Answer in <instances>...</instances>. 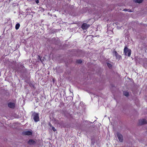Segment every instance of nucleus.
<instances>
[{
    "label": "nucleus",
    "mask_w": 147,
    "mask_h": 147,
    "mask_svg": "<svg viewBox=\"0 0 147 147\" xmlns=\"http://www.w3.org/2000/svg\"><path fill=\"white\" fill-rule=\"evenodd\" d=\"M32 117L34 119L35 122H37L39 121V114L35 112L32 115Z\"/></svg>",
    "instance_id": "nucleus-1"
},
{
    "label": "nucleus",
    "mask_w": 147,
    "mask_h": 147,
    "mask_svg": "<svg viewBox=\"0 0 147 147\" xmlns=\"http://www.w3.org/2000/svg\"><path fill=\"white\" fill-rule=\"evenodd\" d=\"M124 52L126 55H127L128 57H130L131 52L130 49H129L127 47H125L124 49Z\"/></svg>",
    "instance_id": "nucleus-2"
},
{
    "label": "nucleus",
    "mask_w": 147,
    "mask_h": 147,
    "mask_svg": "<svg viewBox=\"0 0 147 147\" xmlns=\"http://www.w3.org/2000/svg\"><path fill=\"white\" fill-rule=\"evenodd\" d=\"M147 123V121L145 119H142L139 120V124L140 125H142Z\"/></svg>",
    "instance_id": "nucleus-3"
},
{
    "label": "nucleus",
    "mask_w": 147,
    "mask_h": 147,
    "mask_svg": "<svg viewBox=\"0 0 147 147\" xmlns=\"http://www.w3.org/2000/svg\"><path fill=\"white\" fill-rule=\"evenodd\" d=\"M23 134L24 135L30 136L32 134V132L30 131H24L23 132Z\"/></svg>",
    "instance_id": "nucleus-4"
},
{
    "label": "nucleus",
    "mask_w": 147,
    "mask_h": 147,
    "mask_svg": "<svg viewBox=\"0 0 147 147\" xmlns=\"http://www.w3.org/2000/svg\"><path fill=\"white\" fill-rule=\"evenodd\" d=\"M114 55L116 57L117 59H119L121 58V56L119 55L115 51H114L113 52Z\"/></svg>",
    "instance_id": "nucleus-5"
},
{
    "label": "nucleus",
    "mask_w": 147,
    "mask_h": 147,
    "mask_svg": "<svg viewBox=\"0 0 147 147\" xmlns=\"http://www.w3.org/2000/svg\"><path fill=\"white\" fill-rule=\"evenodd\" d=\"M28 143L30 145H34L36 143V141H35L32 139H30L29 140L28 142Z\"/></svg>",
    "instance_id": "nucleus-6"
},
{
    "label": "nucleus",
    "mask_w": 147,
    "mask_h": 147,
    "mask_svg": "<svg viewBox=\"0 0 147 147\" xmlns=\"http://www.w3.org/2000/svg\"><path fill=\"white\" fill-rule=\"evenodd\" d=\"M117 135L119 139V140L121 142H122L123 140V137L122 135L119 133H117Z\"/></svg>",
    "instance_id": "nucleus-7"
},
{
    "label": "nucleus",
    "mask_w": 147,
    "mask_h": 147,
    "mask_svg": "<svg viewBox=\"0 0 147 147\" xmlns=\"http://www.w3.org/2000/svg\"><path fill=\"white\" fill-rule=\"evenodd\" d=\"M89 26L86 23L83 24L82 26V28L83 29H86L89 27Z\"/></svg>",
    "instance_id": "nucleus-8"
},
{
    "label": "nucleus",
    "mask_w": 147,
    "mask_h": 147,
    "mask_svg": "<svg viewBox=\"0 0 147 147\" xmlns=\"http://www.w3.org/2000/svg\"><path fill=\"white\" fill-rule=\"evenodd\" d=\"M8 106L10 108H13L15 107V104L13 103L10 102L8 104Z\"/></svg>",
    "instance_id": "nucleus-9"
},
{
    "label": "nucleus",
    "mask_w": 147,
    "mask_h": 147,
    "mask_svg": "<svg viewBox=\"0 0 147 147\" xmlns=\"http://www.w3.org/2000/svg\"><path fill=\"white\" fill-rule=\"evenodd\" d=\"M134 1L136 3H142L143 1V0H134Z\"/></svg>",
    "instance_id": "nucleus-10"
},
{
    "label": "nucleus",
    "mask_w": 147,
    "mask_h": 147,
    "mask_svg": "<svg viewBox=\"0 0 147 147\" xmlns=\"http://www.w3.org/2000/svg\"><path fill=\"white\" fill-rule=\"evenodd\" d=\"M123 94L126 96H129V93L127 91H124L123 92Z\"/></svg>",
    "instance_id": "nucleus-11"
},
{
    "label": "nucleus",
    "mask_w": 147,
    "mask_h": 147,
    "mask_svg": "<svg viewBox=\"0 0 147 147\" xmlns=\"http://www.w3.org/2000/svg\"><path fill=\"white\" fill-rule=\"evenodd\" d=\"M20 26V24L19 23L17 24L15 26V28L16 30H18Z\"/></svg>",
    "instance_id": "nucleus-12"
},
{
    "label": "nucleus",
    "mask_w": 147,
    "mask_h": 147,
    "mask_svg": "<svg viewBox=\"0 0 147 147\" xmlns=\"http://www.w3.org/2000/svg\"><path fill=\"white\" fill-rule=\"evenodd\" d=\"M107 64L108 67L109 68H111L112 67V65L111 64L109 63H107Z\"/></svg>",
    "instance_id": "nucleus-13"
},
{
    "label": "nucleus",
    "mask_w": 147,
    "mask_h": 147,
    "mask_svg": "<svg viewBox=\"0 0 147 147\" xmlns=\"http://www.w3.org/2000/svg\"><path fill=\"white\" fill-rule=\"evenodd\" d=\"M52 129L54 131H55L57 130L53 126L52 127Z\"/></svg>",
    "instance_id": "nucleus-14"
},
{
    "label": "nucleus",
    "mask_w": 147,
    "mask_h": 147,
    "mask_svg": "<svg viewBox=\"0 0 147 147\" xmlns=\"http://www.w3.org/2000/svg\"><path fill=\"white\" fill-rule=\"evenodd\" d=\"M82 61L81 60H78L77 61V62L78 63H82Z\"/></svg>",
    "instance_id": "nucleus-15"
},
{
    "label": "nucleus",
    "mask_w": 147,
    "mask_h": 147,
    "mask_svg": "<svg viewBox=\"0 0 147 147\" xmlns=\"http://www.w3.org/2000/svg\"><path fill=\"white\" fill-rule=\"evenodd\" d=\"M49 125L51 127H53L52 126V125L51 124V123H49Z\"/></svg>",
    "instance_id": "nucleus-16"
},
{
    "label": "nucleus",
    "mask_w": 147,
    "mask_h": 147,
    "mask_svg": "<svg viewBox=\"0 0 147 147\" xmlns=\"http://www.w3.org/2000/svg\"><path fill=\"white\" fill-rule=\"evenodd\" d=\"M36 2L37 3H39V1L38 0H36Z\"/></svg>",
    "instance_id": "nucleus-17"
},
{
    "label": "nucleus",
    "mask_w": 147,
    "mask_h": 147,
    "mask_svg": "<svg viewBox=\"0 0 147 147\" xmlns=\"http://www.w3.org/2000/svg\"><path fill=\"white\" fill-rule=\"evenodd\" d=\"M124 10L126 11H127V9H124Z\"/></svg>",
    "instance_id": "nucleus-18"
}]
</instances>
